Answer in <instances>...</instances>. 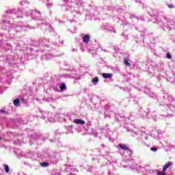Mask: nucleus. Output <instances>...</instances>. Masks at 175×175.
Here are the masks:
<instances>
[{
	"label": "nucleus",
	"instance_id": "1",
	"mask_svg": "<svg viewBox=\"0 0 175 175\" xmlns=\"http://www.w3.org/2000/svg\"><path fill=\"white\" fill-rule=\"evenodd\" d=\"M73 122L76 124V125H84L85 124V121L83 119H75L73 120Z\"/></svg>",
	"mask_w": 175,
	"mask_h": 175
},
{
	"label": "nucleus",
	"instance_id": "2",
	"mask_svg": "<svg viewBox=\"0 0 175 175\" xmlns=\"http://www.w3.org/2000/svg\"><path fill=\"white\" fill-rule=\"evenodd\" d=\"M118 146L121 148V150H123V151H131V148H129L125 144H119Z\"/></svg>",
	"mask_w": 175,
	"mask_h": 175
},
{
	"label": "nucleus",
	"instance_id": "3",
	"mask_svg": "<svg viewBox=\"0 0 175 175\" xmlns=\"http://www.w3.org/2000/svg\"><path fill=\"white\" fill-rule=\"evenodd\" d=\"M90 35L89 34H86L83 36V43H88L90 42Z\"/></svg>",
	"mask_w": 175,
	"mask_h": 175
},
{
	"label": "nucleus",
	"instance_id": "4",
	"mask_svg": "<svg viewBox=\"0 0 175 175\" xmlns=\"http://www.w3.org/2000/svg\"><path fill=\"white\" fill-rule=\"evenodd\" d=\"M172 162H167L163 167V172H166L167 170L168 167H170L172 166Z\"/></svg>",
	"mask_w": 175,
	"mask_h": 175
},
{
	"label": "nucleus",
	"instance_id": "5",
	"mask_svg": "<svg viewBox=\"0 0 175 175\" xmlns=\"http://www.w3.org/2000/svg\"><path fill=\"white\" fill-rule=\"evenodd\" d=\"M113 75L110 73H103L102 77H104V79H111Z\"/></svg>",
	"mask_w": 175,
	"mask_h": 175
},
{
	"label": "nucleus",
	"instance_id": "6",
	"mask_svg": "<svg viewBox=\"0 0 175 175\" xmlns=\"http://www.w3.org/2000/svg\"><path fill=\"white\" fill-rule=\"evenodd\" d=\"M124 65H126V66H129L130 67L131 66V63H129L128 59H126V57H124Z\"/></svg>",
	"mask_w": 175,
	"mask_h": 175
},
{
	"label": "nucleus",
	"instance_id": "7",
	"mask_svg": "<svg viewBox=\"0 0 175 175\" xmlns=\"http://www.w3.org/2000/svg\"><path fill=\"white\" fill-rule=\"evenodd\" d=\"M99 82V79L98 77H95L92 79V83L94 85H96Z\"/></svg>",
	"mask_w": 175,
	"mask_h": 175
},
{
	"label": "nucleus",
	"instance_id": "8",
	"mask_svg": "<svg viewBox=\"0 0 175 175\" xmlns=\"http://www.w3.org/2000/svg\"><path fill=\"white\" fill-rule=\"evenodd\" d=\"M14 106H18V105L20 104V99L16 98L14 100L13 102Z\"/></svg>",
	"mask_w": 175,
	"mask_h": 175
},
{
	"label": "nucleus",
	"instance_id": "9",
	"mask_svg": "<svg viewBox=\"0 0 175 175\" xmlns=\"http://www.w3.org/2000/svg\"><path fill=\"white\" fill-rule=\"evenodd\" d=\"M4 167H5V172H6V173H9V172H10V170L9 169V165L5 164V165H4Z\"/></svg>",
	"mask_w": 175,
	"mask_h": 175
},
{
	"label": "nucleus",
	"instance_id": "10",
	"mask_svg": "<svg viewBox=\"0 0 175 175\" xmlns=\"http://www.w3.org/2000/svg\"><path fill=\"white\" fill-rule=\"evenodd\" d=\"M41 166H42V167H46L47 166H49V163H46V162H42L40 163Z\"/></svg>",
	"mask_w": 175,
	"mask_h": 175
},
{
	"label": "nucleus",
	"instance_id": "11",
	"mask_svg": "<svg viewBox=\"0 0 175 175\" xmlns=\"http://www.w3.org/2000/svg\"><path fill=\"white\" fill-rule=\"evenodd\" d=\"M60 90H64L65 88H66V85L65 83L62 84V85L59 86Z\"/></svg>",
	"mask_w": 175,
	"mask_h": 175
},
{
	"label": "nucleus",
	"instance_id": "12",
	"mask_svg": "<svg viewBox=\"0 0 175 175\" xmlns=\"http://www.w3.org/2000/svg\"><path fill=\"white\" fill-rule=\"evenodd\" d=\"M1 113L3 114H8V111L3 109H0Z\"/></svg>",
	"mask_w": 175,
	"mask_h": 175
},
{
	"label": "nucleus",
	"instance_id": "13",
	"mask_svg": "<svg viewBox=\"0 0 175 175\" xmlns=\"http://www.w3.org/2000/svg\"><path fill=\"white\" fill-rule=\"evenodd\" d=\"M167 58H168L169 59H171V58H172V55L170 54V53H167Z\"/></svg>",
	"mask_w": 175,
	"mask_h": 175
},
{
	"label": "nucleus",
	"instance_id": "14",
	"mask_svg": "<svg viewBox=\"0 0 175 175\" xmlns=\"http://www.w3.org/2000/svg\"><path fill=\"white\" fill-rule=\"evenodd\" d=\"M150 150H151V151L155 152V151H157L158 148H157L156 147H152L150 148Z\"/></svg>",
	"mask_w": 175,
	"mask_h": 175
},
{
	"label": "nucleus",
	"instance_id": "15",
	"mask_svg": "<svg viewBox=\"0 0 175 175\" xmlns=\"http://www.w3.org/2000/svg\"><path fill=\"white\" fill-rule=\"evenodd\" d=\"M168 8H173L174 7H173V5H169Z\"/></svg>",
	"mask_w": 175,
	"mask_h": 175
},
{
	"label": "nucleus",
	"instance_id": "16",
	"mask_svg": "<svg viewBox=\"0 0 175 175\" xmlns=\"http://www.w3.org/2000/svg\"><path fill=\"white\" fill-rule=\"evenodd\" d=\"M0 140H2V138L0 137Z\"/></svg>",
	"mask_w": 175,
	"mask_h": 175
}]
</instances>
